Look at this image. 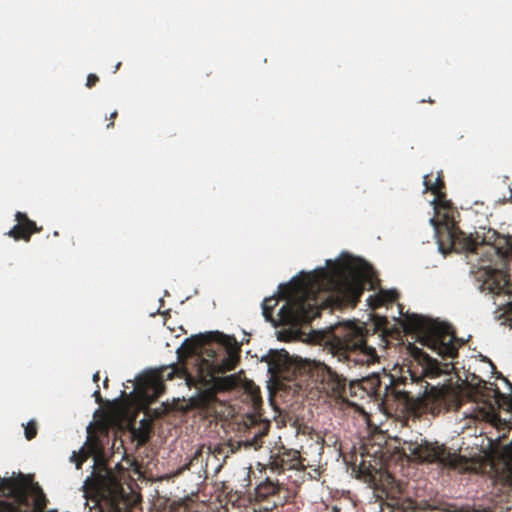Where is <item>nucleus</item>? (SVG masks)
<instances>
[{
  "label": "nucleus",
  "instance_id": "1",
  "mask_svg": "<svg viewBox=\"0 0 512 512\" xmlns=\"http://www.w3.org/2000/svg\"><path fill=\"white\" fill-rule=\"evenodd\" d=\"M371 267L361 261L347 260L335 263L329 269L319 268L313 273H302L281 288L286 303L273 318L278 298L268 297L262 302V314L275 326H301L320 316V305L328 300L339 308L355 307L365 289Z\"/></svg>",
  "mask_w": 512,
  "mask_h": 512
},
{
  "label": "nucleus",
  "instance_id": "2",
  "mask_svg": "<svg viewBox=\"0 0 512 512\" xmlns=\"http://www.w3.org/2000/svg\"><path fill=\"white\" fill-rule=\"evenodd\" d=\"M225 356L217 364L201 358L200 352L203 341L201 338L186 339L178 349L179 358H191L192 368L173 365L163 368L139 380L136 389L146 400L154 401L164 392V380H172L175 375L183 378L189 388L197 389L196 395L190 398V404L197 409H209L217 400V393L231 390L237 386L234 375L219 377L216 373L232 371L240 359V346L233 336L220 334Z\"/></svg>",
  "mask_w": 512,
  "mask_h": 512
},
{
  "label": "nucleus",
  "instance_id": "3",
  "mask_svg": "<svg viewBox=\"0 0 512 512\" xmlns=\"http://www.w3.org/2000/svg\"><path fill=\"white\" fill-rule=\"evenodd\" d=\"M412 361L400 375L384 374L363 380L371 392L381 397L388 407L403 413L420 416L425 413L438 414L445 404L446 393L430 385L425 378L440 374L439 363L414 344L407 346Z\"/></svg>",
  "mask_w": 512,
  "mask_h": 512
},
{
  "label": "nucleus",
  "instance_id": "4",
  "mask_svg": "<svg viewBox=\"0 0 512 512\" xmlns=\"http://www.w3.org/2000/svg\"><path fill=\"white\" fill-rule=\"evenodd\" d=\"M439 251L444 255L451 252L477 253L484 246H489L503 260L512 259V236L500 234L492 228H481L474 234L467 235L452 223L437 230Z\"/></svg>",
  "mask_w": 512,
  "mask_h": 512
},
{
  "label": "nucleus",
  "instance_id": "5",
  "mask_svg": "<svg viewBox=\"0 0 512 512\" xmlns=\"http://www.w3.org/2000/svg\"><path fill=\"white\" fill-rule=\"evenodd\" d=\"M404 326L406 330L417 335L418 341L423 346L436 352L442 358H455L458 355L461 343L449 325L413 314L405 317Z\"/></svg>",
  "mask_w": 512,
  "mask_h": 512
},
{
  "label": "nucleus",
  "instance_id": "6",
  "mask_svg": "<svg viewBox=\"0 0 512 512\" xmlns=\"http://www.w3.org/2000/svg\"><path fill=\"white\" fill-rule=\"evenodd\" d=\"M333 355L339 362H347L350 367L369 363L375 355V350L368 347L362 328L345 324L335 328L331 342Z\"/></svg>",
  "mask_w": 512,
  "mask_h": 512
},
{
  "label": "nucleus",
  "instance_id": "7",
  "mask_svg": "<svg viewBox=\"0 0 512 512\" xmlns=\"http://www.w3.org/2000/svg\"><path fill=\"white\" fill-rule=\"evenodd\" d=\"M300 369L308 372L317 389L343 402H348L349 398L356 397L358 391L368 389L367 386L360 387V384L355 381H350L347 385L345 377L322 363L306 362Z\"/></svg>",
  "mask_w": 512,
  "mask_h": 512
},
{
  "label": "nucleus",
  "instance_id": "8",
  "mask_svg": "<svg viewBox=\"0 0 512 512\" xmlns=\"http://www.w3.org/2000/svg\"><path fill=\"white\" fill-rule=\"evenodd\" d=\"M403 445V450L420 463L437 464L450 469H462L466 464L464 457L451 452L444 444L438 442L420 438L404 441Z\"/></svg>",
  "mask_w": 512,
  "mask_h": 512
},
{
  "label": "nucleus",
  "instance_id": "9",
  "mask_svg": "<svg viewBox=\"0 0 512 512\" xmlns=\"http://www.w3.org/2000/svg\"><path fill=\"white\" fill-rule=\"evenodd\" d=\"M93 509L95 512H130L123 486L111 471L98 481Z\"/></svg>",
  "mask_w": 512,
  "mask_h": 512
},
{
  "label": "nucleus",
  "instance_id": "10",
  "mask_svg": "<svg viewBox=\"0 0 512 512\" xmlns=\"http://www.w3.org/2000/svg\"><path fill=\"white\" fill-rule=\"evenodd\" d=\"M481 289L494 296V305L497 307L494 318L501 324L512 320V283L508 276L493 273L484 280Z\"/></svg>",
  "mask_w": 512,
  "mask_h": 512
},
{
  "label": "nucleus",
  "instance_id": "11",
  "mask_svg": "<svg viewBox=\"0 0 512 512\" xmlns=\"http://www.w3.org/2000/svg\"><path fill=\"white\" fill-rule=\"evenodd\" d=\"M271 423L263 419L258 412L247 415L243 420V439L239 445L258 450L263 445V439L268 434Z\"/></svg>",
  "mask_w": 512,
  "mask_h": 512
},
{
  "label": "nucleus",
  "instance_id": "12",
  "mask_svg": "<svg viewBox=\"0 0 512 512\" xmlns=\"http://www.w3.org/2000/svg\"><path fill=\"white\" fill-rule=\"evenodd\" d=\"M303 459L299 451L281 448L270 457L269 467L273 472L283 473L286 470H298L304 468Z\"/></svg>",
  "mask_w": 512,
  "mask_h": 512
},
{
  "label": "nucleus",
  "instance_id": "13",
  "mask_svg": "<svg viewBox=\"0 0 512 512\" xmlns=\"http://www.w3.org/2000/svg\"><path fill=\"white\" fill-rule=\"evenodd\" d=\"M289 496V491L278 481L267 478L255 488V498L257 501L273 498V505H283Z\"/></svg>",
  "mask_w": 512,
  "mask_h": 512
},
{
  "label": "nucleus",
  "instance_id": "14",
  "mask_svg": "<svg viewBox=\"0 0 512 512\" xmlns=\"http://www.w3.org/2000/svg\"><path fill=\"white\" fill-rule=\"evenodd\" d=\"M15 220L17 224L14 225L7 235L14 240L30 241L32 234L42 231V227H38L36 222L29 219L26 213L16 212Z\"/></svg>",
  "mask_w": 512,
  "mask_h": 512
},
{
  "label": "nucleus",
  "instance_id": "15",
  "mask_svg": "<svg viewBox=\"0 0 512 512\" xmlns=\"http://www.w3.org/2000/svg\"><path fill=\"white\" fill-rule=\"evenodd\" d=\"M100 452L99 441L95 437H88L87 442L79 452H73L70 460L75 463L76 468L80 469L83 462L90 456L97 455Z\"/></svg>",
  "mask_w": 512,
  "mask_h": 512
},
{
  "label": "nucleus",
  "instance_id": "16",
  "mask_svg": "<svg viewBox=\"0 0 512 512\" xmlns=\"http://www.w3.org/2000/svg\"><path fill=\"white\" fill-rule=\"evenodd\" d=\"M383 472L381 468L372 465L370 461L363 460L358 466V477L362 478L370 486L378 488Z\"/></svg>",
  "mask_w": 512,
  "mask_h": 512
},
{
  "label": "nucleus",
  "instance_id": "17",
  "mask_svg": "<svg viewBox=\"0 0 512 512\" xmlns=\"http://www.w3.org/2000/svg\"><path fill=\"white\" fill-rule=\"evenodd\" d=\"M399 293L396 290H381L376 296L370 297V306L374 309L397 301Z\"/></svg>",
  "mask_w": 512,
  "mask_h": 512
},
{
  "label": "nucleus",
  "instance_id": "18",
  "mask_svg": "<svg viewBox=\"0 0 512 512\" xmlns=\"http://www.w3.org/2000/svg\"><path fill=\"white\" fill-rule=\"evenodd\" d=\"M423 184L425 186V191L432 192L436 199L440 200L445 196V193L443 192V189L445 188V182L441 171L438 172L434 183H432L429 179V175H425Z\"/></svg>",
  "mask_w": 512,
  "mask_h": 512
},
{
  "label": "nucleus",
  "instance_id": "19",
  "mask_svg": "<svg viewBox=\"0 0 512 512\" xmlns=\"http://www.w3.org/2000/svg\"><path fill=\"white\" fill-rule=\"evenodd\" d=\"M194 501L191 498H185L180 501H174L169 505L166 512H192Z\"/></svg>",
  "mask_w": 512,
  "mask_h": 512
},
{
  "label": "nucleus",
  "instance_id": "20",
  "mask_svg": "<svg viewBox=\"0 0 512 512\" xmlns=\"http://www.w3.org/2000/svg\"><path fill=\"white\" fill-rule=\"evenodd\" d=\"M38 431L36 420H30L25 426V437L27 440H32L36 437Z\"/></svg>",
  "mask_w": 512,
  "mask_h": 512
},
{
  "label": "nucleus",
  "instance_id": "21",
  "mask_svg": "<svg viewBox=\"0 0 512 512\" xmlns=\"http://www.w3.org/2000/svg\"><path fill=\"white\" fill-rule=\"evenodd\" d=\"M204 446H200L197 448V450L194 452L193 456L191 457L188 464H186L181 470L189 469L190 466H193L194 464H197L199 461L202 462V456L204 453Z\"/></svg>",
  "mask_w": 512,
  "mask_h": 512
},
{
  "label": "nucleus",
  "instance_id": "22",
  "mask_svg": "<svg viewBox=\"0 0 512 512\" xmlns=\"http://www.w3.org/2000/svg\"><path fill=\"white\" fill-rule=\"evenodd\" d=\"M99 81V78L97 75L95 74H89L88 77H87V82H86V86L88 88H91L93 87L97 82Z\"/></svg>",
  "mask_w": 512,
  "mask_h": 512
},
{
  "label": "nucleus",
  "instance_id": "23",
  "mask_svg": "<svg viewBox=\"0 0 512 512\" xmlns=\"http://www.w3.org/2000/svg\"><path fill=\"white\" fill-rule=\"evenodd\" d=\"M93 396H94L95 401H96L97 404H99V405L103 404V399H102V396H101V393H100L99 386H97V389L94 391Z\"/></svg>",
  "mask_w": 512,
  "mask_h": 512
},
{
  "label": "nucleus",
  "instance_id": "24",
  "mask_svg": "<svg viewBox=\"0 0 512 512\" xmlns=\"http://www.w3.org/2000/svg\"><path fill=\"white\" fill-rule=\"evenodd\" d=\"M117 115H118L117 111H114V112H112V113L110 114V120H111V122L107 125V128H108V129H109V128L114 127V119L117 117Z\"/></svg>",
  "mask_w": 512,
  "mask_h": 512
},
{
  "label": "nucleus",
  "instance_id": "25",
  "mask_svg": "<svg viewBox=\"0 0 512 512\" xmlns=\"http://www.w3.org/2000/svg\"><path fill=\"white\" fill-rule=\"evenodd\" d=\"M221 452V449L220 448H215L213 451L211 450L210 447L207 448V454L208 456H210L212 453H220Z\"/></svg>",
  "mask_w": 512,
  "mask_h": 512
},
{
  "label": "nucleus",
  "instance_id": "26",
  "mask_svg": "<svg viewBox=\"0 0 512 512\" xmlns=\"http://www.w3.org/2000/svg\"><path fill=\"white\" fill-rule=\"evenodd\" d=\"M99 380H100V373H99V371H97V372H96V373H94V375H93V382L98 383V382H99Z\"/></svg>",
  "mask_w": 512,
  "mask_h": 512
},
{
  "label": "nucleus",
  "instance_id": "27",
  "mask_svg": "<svg viewBox=\"0 0 512 512\" xmlns=\"http://www.w3.org/2000/svg\"><path fill=\"white\" fill-rule=\"evenodd\" d=\"M109 379L106 377L103 381V387L108 388Z\"/></svg>",
  "mask_w": 512,
  "mask_h": 512
}]
</instances>
